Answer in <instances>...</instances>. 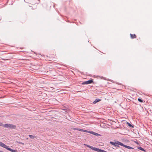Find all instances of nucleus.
<instances>
[{"mask_svg": "<svg viewBox=\"0 0 152 152\" xmlns=\"http://www.w3.org/2000/svg\"><path fill=\"white\" fill-rule=\"evenodd\" d=\"M0 126H3L5 127L10 128L11 129H15L16 126L15 125L10 124H6L3 125L2 123L0 122Z\"/></svg>", "mask_w": 152, "mask_h": 152, "instance_id": "nucleus-1", "label": "nucleus"}, {"mask_svg": "<svg viewBox=\"0 0 152 152\" xmlns=\"http://www.w3.org/2000/svg\"><path fill=\"white\" fill-rule=\"evenodd\" d=\"M0 146L6 149L7 150H8V151H10L12 152H15L16 151V150H13L8 148V146H7L4 143H2V142L0 141Z\"/></svg>", "mask_w": 152, "mask_h": 152, "instance_id": "nucleus-2", "label": "nucleus"}, {"mask_svg": "<svg viewBox=\"0 0 152 152\" xmlns=\"http://www.w3.org/2000/svg\"><path fill=\"white\" fill-rule=\"evenodd\" d=\"M110 143L115 146L117 147H119V145H120L122 146H123L124 145V144L123 143L118 141H116L115 142L110 141Z\"/></svg>", "mask_w": 152, "mask_h": 152, "instance_id": "nucleus-3", "label": "nucleus"}, {"mask_svg": "<svg viewBox=\"0 0 152 152\" xmlns=\"http://www.w3.org/2000/svg\"><path fill=\"white\" fill-rule=\"evenodd\" d=\"M93 83V81L92 80H89L88 81L83 82L82 83V84L85 85V84H91L92 83Z\"/></svg>", "mask_w": 152, "mask_h": 152, "instance_id": "nucleus-4", "label": "nucleus"}, {"mask_svg": "<svg viewBox=\"0 0 152 152\" xmlns=\"http://www.w3.org/2000/svg\"><path fill=\"white\" fill-rule=\"evenodd\" d=\"M85 145L87 147L91 148V149L96 151V148L92 146H91L90 145Z\"/></svg>", "mask_w": 152, "mask_h": 152, "instance_id": "nucleus-5", "label": "nucleus"}, {"mask_svg": "<svg viewBox=\"0 0 152 152\" xmlns=\"http://www.w3.org/2000/svg\"><path fill=\"white\" fill-rule=\"evenodd\" d=\"M73 129L74 130H79V131H83V132H88V133H89V131H87V130H83V129H80L74 128Z\"/></svg>", "mask_w": 152, "mask_h": 152, "instance_id": "nucleus-6", "label": "nucleus"}, {"mask_svg": "<svg viewBox=\"0 0 152 152\" xmlns=\"http://www.w3.org/2000/svg\"><path fill=\"white\" fill-rule=\"evenodd\" d=\"M96 151L98 152H107L104 150H101L97 148H96Z\"/></svg>", "mask_w": 152, "mask_h": 152, "instance_id": "nucleus-7", "label": "nucleus"}, {"mask_svg": "<svg viewBox=\"0 0 152 152\" xmlns=\"http://www.w3.org/2000/svg\"><path fill=\"white\" fill-rule=\"evenodd\" d=\"M89 133H90L93 134H94L96 136H99V134L97 133H95L94 132H93V131H89Z\"/></svg>", "mask_w": 152, "mask_h": 152, "instance_id": "nucleus-8", "label": "nucleus"}, {"mask_svg": "<svg viewBox=\"0 0 152 152\" xmlns=\"http://www.w3.org/2000/svg\"><path fill=\"white\" fill-rule=\"evenodd\" d=\"M123 146H124L128 149H134V148L132 147H130L129 146H127L126 145H125L124 144V145H123Z\"/></svg>", "mask_w": 152, "mask_h": 152, "instance_id": "nucleus-9", "label": "nucleus"}, {"mask_svg": "<svg viewBox=\"0 0 152 152\" xmlns=\"http://www.w3.org/2000/svg\"><path fill=\"white\" fill-rule=\"evenodd\" d=\"M101 101V99H96L93 102V103L96 104L97 102H98Z\"/></svg>", "mask_w": 152, "mask_h": 152, "instance_id": "nucleus-10", "label": "nucleus"}, {"mask_svg": "<svg viewBox=\"0 0 152 152\" xmlns=\"http://www.w3.org/2000/svg\"><path fill=\"white\" fill-rule=\"evenodd\" d=\"M130 37L132 39L135 38L136 37V36L135 34H130Z\"/></svg>", "mask_w": 152, "mask_h": 152, "instance_id": "nucleus-11", "label": "nucleus"}, {"mask_svg": "<svg viewBox=\"0 0 152 152\" xmlns=\"http://www.w3.org/2000/svg\"><path fill=\"white\" fill-rule=\"evenodd\" d=\"M29 137L31 139H34V138H37V137L35 136H33L31 135H28Z\"/></svg>", "mask_w": 152, "mask_h": 152, "instance_id": "nucleus-12", "label": "nucleus"}, {"mask_svg": "<svg viewBox=\"0 0 152 152\" xmlns=\"http://www.w3.org/2000/svg\"><path fill=\"white\" fill-rule=\"evenodd\" d=\"M127 124H128V125L129 127H133V126L131 124L127 122Z\"/></svg>", "mask_w": 152, "mask_h": 152, "instance_id": "nucleus-13", "label": "nucleus"}, {"mask_svg": "<svg viewBox=\"0 0 152 152\" xmlns=\"http://www.w3.org/2000/svg\"><path fill=\"white\" fill-rule=\"evenodd\" d=\"M138 149L140 150L141 151H145L142 147H139L138 148Z\"/></svg>", "mask_w": 152, "mask_h": 152, "instance_id": "nucleus-14", "label": "nucleus"}, {"mask_svg": "<svg viewBox=\"0 0 152 152\" xmlns=\"http://www.w3.org/2000/svg\"><path fill=\"white\" fill-rule=\"evenodd\" d=\"M138 101H139L141 102H143L142 100L141 99H140V98L138 99Z\"/></svg>", "mask_w": 152, "mask_h": 152, "instance_id": "nucleus-15", "label": "nucleus"}, {"mask_svg": "<svg viewBox=\"0 0 152 152\" xmlns=\"http://www.w3.org/2000/svg\"><path fill=\"white\" fill-rule=\"evenodd\" d=\"M18 143H19V144H22V145H24V144L23 142H18V141H17L16 142Z\"/></svg>", "mask_w": 152, "mask_h": 152, "instance_id": "nucleus-16", "label": "nucleus"}, {"mask_svg": "<svg viewBox=\"0 0 152 152\" xmlns=\"http://www.w3.org/2000/svg\"><path fill=\"white\" fill-rule=\"evenodd\" d=\"M50 87V88H51V90L53 91V89L54 88H53L52 87Z\"/></svg>", "mask_w": 152, "mask_h": 152, "instance_id": "nucleus-17", "label": "nucleus"}, {"mask_svg": "<svg viewBox=\"0 0 152 152\" xmlns=\"http://www.w3.org/2000/svg\"><path fill=\"white\" fill-rule=\"evenodd\" d=\"M26 139H27V140H28V138H26Z\"/></svg>", "mask_w": 152, "mask_h": 152, "instance_id": "nucleus-18", "label": "nucleus"}]
</instances>
